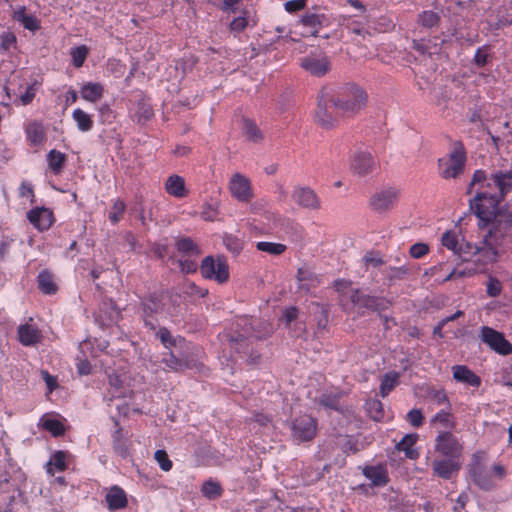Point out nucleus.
I'll return each instance as SVG.
<instances>
[{"label":"nucleus","instance_id":"7ed1b4c3","mask_svg":"<svg viewBox=\"0 0 512 512\" xmlns=\"http://www.w3.org/2000/svg\"><path fill=\"white\" fill-rule=\"evenodd\" d=\"M439 173L445 179L457 178L463 172L466 165V152L459 142L453 144L447 157L438 161Z\"/></svg>","mask_w":512,"mask_h":512},{"label":"nucleus","instance_id":"79ce46f5","mask_svg":"<svg viewBox=\"0 0 512 512\" xmlns=\"http://www.w3.org/2000/svg\"><path fill=\"white\" fill-rule=\"evenodd\" d=\"M223 244L233 254H239L243 249V241L232 234H227L223 237Z\"/></svg>","mask_w":512,"mask_h":512},{"label":"nucleus","instance_id":"a19ab883","mask_svg":"<svg viewBox=\"0 0 512 512\" xmlns=\"http://www.w3.org/2000/svg\"><path fill=\"white\" fill-rule=\"evenodd\" d=\"M157 336L166 348L175 347L184 342L180 337L174 338L166 328H160L157 332Z\"/></svg>","mask_w":512,"mask_h":512},{"label":"nucleus","instance_id":"20e7f679","mask_svg":"<svg viewBox=\"0 0 512 512\" xmlns=\"http://www.w3.org/2000/svg\"><path fill=\"white\" fill-rule=\"evenodd\" d=\"M201 274L204 278L215 280L222 284L229 279V266L223 257L207 256L203 259L201 267Z\"/></svg>","mask_w":512,"mask_h":512},{"label":"nucleus","instance_id":"dca6fc26","mask_svg":"<svg viewBox=\"0 0 512 512\" xmlns=\"http://www.w3.org/2000/svg\"><path fill=\"white\" fill-rule=\"evenodd\" d=\"M105 500L108 509L111 511L123 509L128 504L125 491L117 485H114L108 489Z\"/></svg>","mask_w":512,"mask_h":512},{"label":"nucleus","instance_id":"603ef678","mask_svg":"<svg viewBox=\"0 0 512 512\" xmlns=\"http://www.w3.org/2000/svg\"><path fill=\"white\" fill-rule=\"evenodd\" d=\"M218 216V207L216 203H206L201 211V218L206 221H213Z\"/></svg>","mask_w":512,"mask_h":512},{"label":"nucleus","instance_id":"f03ea898","mask_svg":"<svg viewBox=\"0 0 512 512\" xmlns=\"http://www.w3.org/2000/svg\"><path fill=\"white\" fill-rule=\"evenodd\" d=\"M330 97L335 110L347 116H353L362 111L368 100L366 91L355 83L344 84L336 94L331 92Z\"/></svg>","mask_w":512,"mask_h":512},{"label":"nucleus","instance_id":"4be33fe9","mask_svg":"<svg viewBox=\"0 0 512 512\" xmlns=\"http://www.w3.org/2000/svg\"><path fill=\"white\" fill-rule=\"evenodd\" d=\"M103 93L104 87L98 82L85 83L80 90L82 99L92 103L99 101L102 98Z\"/></svg>","mask_w":512,"mask_h":512},{"label":"nucleus","instance_id":"1a4fd4ad","mask_svg":"<svg viewBox=\"0 0 512 512\" xmlns=\"http://www.w3.org/2000/svg\"><path fill=\"white\" fill-rule=\"evenodd\" d=\"M435 449L447 458L458 459L463 452V445L450 432H441L435 440Z\"/></svg>","mask_w":512,"mask_h":512},{"label":"nucleus","instance_id":"f8f14e48","mask_svg":"<svg viewBox=\"0 0 512 512\" xmlns=\"http://www.w3.org/2000/svg\"><path fill=\"white\" fill-rule=\"evenodd\" d=\"M292 199L305 209L317 210L321 206L320 199L310 187L298 186L292 192Z\"/></svg>","mask_w":512,"mask_h":512},{"label":"nucleus","instance_id":"ea45409f","mask_svg":"<svg viewBox=\"0 0 512 512\" xmlns=\"http://www.w3.org/2000/svg\"><path fill=\"white\" fill-rule=\"evenodd\" d=\"M242 130H243V133L245 134V136L247 137V139H249L251 141L256 142L259 139H261V137H262L261 132L258 129V127L255 125V123L248 119L243 120Z\"/></svg>","mask_w":512,"mask_h":512},{"label":"nucleus","instance_id":"a878e982","mask_svg":"<svg viewBox=\"0 0 512 512\" xmlns=\"http://www.w3.org/2000/svg\"><path fill=\"white\" fill-rule=\"evenodd\" d=\"M363 473L376 486H382L387 483V472L382 466L366 467Z\"/></svg>","mask_w":512,"mask_h":512},{"label":"nucleus","instance_id":"e433bc0d","mask_svg":"<svg viewBox=\"0 0 512 512\" xmlns=\"http://www.w3.org/2000/svg\"><path fill=\"white\" fill-rule=\"evenodd\" d=\"M259 251L266 252L271 255H280L285 252L286 245L282 243L260 241L256 244Z\"/></svg>","mask_w":512,"mask_h":512},{"label":"nucleus","instance_id":"37998d69","mask_svg":"<svg viewBox=\"0 0 512 512\" xmlns=\"http://www.w3.org/2000/svg\"><path fill=\"white\" fill-rule=\"evenodd\" d=\"M70 55L72 57L73 65L76 68H80L84 64L88 55V48L84 45L72 48Z\"/></svg>","mask_w":512,"mask_h":512},{"label":"nucleus","instance_id":"9b49d317","mask_svg":"<svg viewBox=\"0 0 512 512\" xmlns=\"http://www.w3.org/2000/svg\"><path fill=\"white\" fill-rule=\"evenodd\" d=\"M481 339L492 350L501 355H509L512 353V345L504 338L503 334L490 327L481 329Z\"/></svg>","mask_w":512,"mask_h":512},{"label":"nucleus","instance_id":"680f3d73","mask_svg":"<svg viewBox=\"0 0 512 512\" xmlns=\"http://www.w3.org/2000/svg\"><path fill=\"white\" fill-rule=\"evenodd\" d=\"M248 26V20L245 17H237L230 23V29L234 32H240Z\"/></svg>","mask_w":512,"mask_h":512},{"label":"nucleus","instance_id":"49530a36","mask_svg":"<svg viewBox=\"0 0 512 512\" xmlns=\"http://www.w3.org/2000/svg\"><path fill=\"white\" fill-rule=\"evenodd\" d=\"M126 209V205L123 201L121 200H115L112 207H111V210L109 212V220L113 223V224H116L118 223L121 218H122V215L124 213Z\"/></svg>","mask_w":512,"mask_h":512},{"label":"nucleus","instance_id":"b1692460","mask_svg":"<svg viewBox=\"0 0 512 512\" xmlns=\"http://www.w3.org/2000/svg\"><path fill=\"white\" fill-rule=\"evenodd\" d=\"M13 18L18 21L25 29L36 31L39 29V21L34 15L27 14L24 6L19 7L13 13Z\"/></svg>","mask_w":512,"mask_h":512},{"label":"nucleus","instance_id":"aec40b11","mask_svg":"<svg viewBox=\"0 0 512 512\" xmlns=\"http://www.w3.org/2000/svg\"><path fill=\"white\" fill-rule=\"evenodd\" d=\"M41 332L31 324H23L18 328L19 341L25 346H31L41 340Z\"/></svg>","mask_w":512,"mask_h":512},{"label":"nucleus","instance_id":"6ab92c4d","mask_svg":"<svg viewBox=\"0 0 512 512\" xmlns=\"http://www.w3.org/2000/svg\"><path fill=\"white\" fill-rule=\"evenodd\" d=\"M459 467L457 459L452 458L435 460L433 462L434 473L444 479H449L454 472L459 470Z\"/></svg>","mask_w":512,"mask_h":512},{"label":"nucleus","instance_id":"774afa93","mask_svg":"<svg viewBox=\"0 0 512 512\" xmlns=\"http://www.w3.org/2000/svg\"><path fill=\"white\" fill-rule=\"evenodd\" d=\"M364 262L367 265H371L373 267H377V266H380L382 264L381 258L378 257L377 255L373 254V253H367L364 256Z\"/></svg>","mask_w":512,"mask_h":512},{"label":"nucleus","instance_id":"c03bdc74","mask_svg":"<svg viewBox=\"0 0 512 512\" xmlns=\"http://www.w3.org/2000/svg\"><path fill=\"white\" fill-rule=\"evenodd\" d=\"M366 409L370 414L371 418L375 421H380L383 419V406L379 400L371 399L366 402Z\"/></svg>","mask_w":512,"mask_h":512},{"label":"nucleus","instance_id":"4d7b16f0","mask_svg":"<svg viewBox=\"0 0 512 512\" xmlns=\"http://www.w3.org/2000/svg\"><path fill=\"white\" fill-rule=\"evenodd\" d=\"M407 420L414 427H419L423 423V415L419 409H412L407 413Z\"/></svg>","mask_w":512,"mask_h":512},{"label":"nucleus","instance_id":"09e8293b","mask_svg":"<svg viewBox=\"0 0 512 512\" xmlns=\"http://www.w3.org/2000/svg\"><path fill=\"white\" fill-rule=\"evenodd\" d=\"M201 491L204 496H206L210 499H214V498L220 496V494H221L220 485L213 481L205 482L202 486Z\"/></svg>","mask_w":512,"mask_h":512},{"label":"nucleus","instance_id":"423d86ee","mask_svg":"<svg viewBox=\"0 0 512 512\" xmlns=\"http://www.w3.org/2000/svg\"><path fill=\"white\" fill-rule=\"evenodd\" d=\"M228 190L232 198L241 203H248L254 198L250 179L240 172L231 175L228 181Z\"/></svg>","mask_w":512,"mask_h":512},{"label":"nucleus","instance_id":"7c9ffc66","mask_svg":"<svg viewBox=\"0 0 512 512\" xmlns=\"http://www.w3.org/2000/svg\"><path fill=\"white\" fill-rule=\"evenodd\" d=\"M163 363L165 364L166 368L172 371H180L186 368H193L196 365L193 361L178 358L172 353L169 355V357L163 359Z\"/></svg>","mask_w":512,"mask_h":512},{"label":"nucleus","instance_id":"f257e3e1","mask_svg":"<svg viewBox=\"0 0 512 512\" xmlns=\"http://www.w3.org/2000/svg\"><path fill=\"white\" fill-rule=\"evenodd\" d=\"M511 191V170H496L490 176L481 169L474 172L467 193H475L469 202L471 210L480 220V225H488L497 217L500 203Z\"/></svg>","mask_w":512,"mask_h":512},{"label":"nucleus","instance_id":"473e14b6","mask_svg":"<svg viewBox=\"0 0 512 512\" xmlns=\"http://www.w3.org/2000/svg\"><path fill=\"white\" fill-rule=\"evenodd\" d=\"M300 21L304 26L313 29L315 33L326 25V17L323 14L307 13L301 17Z\"/></svg>","mask_w":512,"mask_h":512},{"label":"nucleus","instance_id":"5701e85b","mask_svg":"<svg viewBox=\"0 0 512 512\" xmlns=\"http://www.w3.org/2000/svg\"><path fill=\"white\" fill-rule=\"evenodd\" d=\"M418 440V434L411 433L406 434L400 442L396 444V449L399 451H403L405 456L409 459H416L419 456V453L416 449L413 448L415 443Z\"/></svg>","mask_w":512,"mask_h":512},{"label":"nucleus","instance_id":"39448f33","mask_svg":"<svg viewBox=\"0 0 512 512\" xmlns=\"http://www.w3.org/2000/svg\"><path fill=\"white\" fill-rule=\"evenodd\" d=\"M330 96V88L324 87L321 89L320 94L318 96L317 110L315 112L316 122L326 129L332 128L337 122V119L332 112V108H335L333 107V103L331 102Z\"/></svg>","mask_w":512,"mask_h":512},{"label":"nucleus","instance_id":"052dcab7","mask_svg":"<svg viewBox=\"0 0 512 512\" xmlns=\"http://www.w3.org/2000/svg\"><path fill=\"white\" fill-rule=\"evenodd\" d=\"M36 95V88L34 85H30L26 88V91L20 96L19 100L22 105H28L32 102Z\"/></svg>","mask_w":512,"mask_h":512},{"label":"nucleus","instance_id":"e2e57ef3","mask_svg":"<svg viewBox=\"0 0 512 512\" xmlns=\"http://www.w3.org/2000/svg\"><path fill=\"white\" fill-rule=\"evenodd\" d=\"M490 473L494 480H501L506 476V469L501 464H494L490 469Z\"/></svg>","mask_w":512,"mask_h":512},{"label":"nucleus","instance_id":"72a5a7b5","mask_svg":"<svg viewBox=\"0 0 512 512\" xmlns=\"http://www.w3.org/2000/svg\"><path fill=\"white\" fill-rule=\"evenodd\" d=\"M113 445L115 452L120 456L126 457L129 455L130 443L121 430L115 432L113 436Z\"/></svg>","mask_w":512,"mask_h":512},{"label":"nucleus","instance_id":"2f4dec72","mask_svg":"<svg viewBox=\"0 0 512 512\" xmlns=\"http://www.w3.org/2000/svg\"><path fill=\"white\" fill-rule=\"evenodd\" d=\"M399 373L389 372L386 373L380 385V394L382 397H386L399 383Z\"/></svg>","mask_w":512,"mask_h":512},{"label":"nucleus","instance_id":"9d476101","mask_svg":"<svg viewBox=\"0 0 512 512\" xmlns=\"http://www.w3.org/2000/svg\"><path fill=\"white\" fill-rule=\"evenodd\" d=\"M291 430L296 441H310L316 435V422L311 416L303 415L292 422Z\"/></svg>","mask_w":512,"mask_h":512},{"label":"nucleus","instance_id":"f704fd0d","mask_svg":"<svg viewBox=\"0 0 512 512\" xmlns=\"http://www.w3.org/2000/svg\"><path fill=\"white\" fill-rule=\"evenodd\" d=\"M65 161H66V156L64 153H62L60 151L51 150L47 155V162H48L49 168L55 174H59L62 171Z\"/></svg>","mask_w":512,"mask_h":512},{"label":"nucleus","instance_id":"13d9d810","mask_svg":"<svg viewBox=\"0 0 512 512\" xmlns=\"http://www.w3.org/2000/svg\"><path fill=\"white\" fill-rule=\"evenodd\" d=\"M306 6V0H289L285 2L284 8L288 13H294L304 9Z\"/></svg>","mask_w":512,"mask_h":512},{"label":"nucleus","instance_id":"c85d7f7f","mask_svg":"<svg viewBox=\"0 0 512 512\" xmlns=\"http://www.w3.org/2000/svg\"><path fill=\"white\" fill-rule=\"evenodd\" d=\"M72 118L76 122L78 129L82 132L90 131L93 127L91 116L80 108L73 111Z\"/></svg>","mask_w":512,"mask_h":512},{"label":"nucleus","instance_id":"393cba45","mask_svg":"<svg viewBox=\"0 0 512 512\" xmlns=\"http://www.w3.org/2000/svg\"><path fill=\"white\" fill-rule=\"evenodd\" d=\"M68 454L63 451L53 453L47 463V473L54 475L55 472H63L67 468Z\"/></svg>","mask_w":512,"mask_h":512},{"label":"nucleus","instance_id":"bf43d9fd","mask_svg":"<svg viewBox=\"0 0 512 512\" xmlns=\"http://www.w3.org/2000/svg\"><path fill=\"white\" fill-rule=\"evenodd\" d=\"M16 43V38L11 33H5L0 37V49L8 51Z\"/></svg>","mask_w":512,"mask_h":512},{"label":"nucleus","instance_id":"4468645a","mask_svg":"<svg viewBox=\"0 0 512 512\" xmlns=\"http://www.w3.org/2000/svg\"><path fill=\"white\" fill-rule=\"evenodd\" d=\"M29 221L40 231L47 230L53 223V214L47 208H35L28 212Z\"/></svg>","mask_w":512,"mask_h":512},{"label":"nucleus","instance_id":"ddd939ff","mask_svg":"<svg viewBox=\"0 0 512 512\" xmlns=\"http://www.w3.org/2000/svg\"><path fill=\"white\" fill-rule=\"evenodd\" d=\"M375 167V161L372 155L365 151L355 152L350 168L352 172L358 176H365L373 171Z\"/></svg>","mask_w":512,"mask_h":512},{"label":"nucleus","instance_id":"4c0bfd02","mask_svg":"<svg viewBox=\"0 0 512 512\" xmlns=\"http://www.w3.org/2000/svg\"><path fill=\"white\" fill-rule=\"evenodd\" d=\"M441 243L447 249L458 253L459 251V235L455 231H446L441 237Z\"/></svg>","mask_w":512,"mask_h":512},{"label":"nucleus","instance_id":"8fccbe9b","mask_svg":"<svg viewBox=\"0 0 512 512\" xmlns=\"http://www.w3.org/2000/svg\"><path fill=\"white\" fill-rule=\"evenodd\" d=\"M350 299L354 304H359L367 307H376V299L370 297H363L358 290H351Z\"/></svg>","mask_w":512,"mask_h":512},{"label":"nucleus","instance_id":"338daca9","mask_svg":"<svg viewBox=\"0 0 512 512\" xmlns=\"http://www.w3.org/2000/svg\"><path fill=\"white\" fill-rule=\"evenodd\" d=\"M298 311L295 307H289L285 309L283 313V320L286 322V324H290L293 320L297 318Z\"/></svg>","mask_w":512,"mask_h":512},{"label":"nucleus","instance_id":"cd10ccee","mask_svg":"<svg viewBox=\"0 0 512 512\" xmlns=\"http://www.w3.org/2000/svg\"><path fill=\"white\" fill-rule=\"evenodd\" d=\"M161 311V304L156 297H152L143 303V313L145 315L144 322L146 326L151 329L156 328V323L149 319L152 314L159 313Z\"/></svg>","mask_w":512,"mask_h":512},{"label":"nucleus","instance_id":"bb28decb","mask_svg":"<svg viewBox=\"0 0 512 512\" xmlns=\"http://www.w3.org/2000/svg\"><path fill=\"white\" fill-rule=\"evenodd\" d=\"M28 140L34 145H42L46 140L44 128L41 123L32 122L26 128Z\"/></svg>","mask_w":512,"mask_h":512},{"label":"nucleus","instance_id":"2eb2a0df","mask_svg":"<svg viewBox=\"0 0 512 512\" xmlns=\"http://www.w3.org/2000/svg\"><path fill=\"white\" fill-rule=\"evenodd\" d=\"M453 379L456 382L478 388L481 385V379L466 365H455L452 367Z\"/></svg>","mask_w":512,"mask_h":512},{"label":"nucleus","instance_id":"69168bd1","mask_svg":"<svg viewBox=\"0 0 512 512\" xmlns=\"http://www.w3.org/2000/svg\"><path fill=\"white\" fill-rule=\"evenodd\" d=\"M181 270L185 273H192L197 270V263L192 260H180Z\"/></svg>","mask_w":512,"mask_h":512},{"label":"nucleus","instance_id":"0eeeda50","mask_svg":"<svg viewBox=\"0 0 512 512\" xmlns=\"http://www.w3.org/2000/svg\"><path fill=\"white\" fill-rule=\"evenodd\" d=\"M300 66L315 77H323L331 68L328 56L322 51H313L300 59Z\"/></svg>","mask_w":512,"mask_h":512},{"label":"nucleus","instance_id":"3c124183","mask_svg":"<svg viewBox=\"0 0 512 512\" xmlns=\"http://www.w3.org/2000/svg\"><path fill=\"white\" fill-rule=\"evenodd\" d=\"M432 423H439L444 428H451L453 427L452 415L446 410H441L432 418Z\"/></svg>","mask_w":512,"mask_h":512},{"label":"nucleus","instance_id":"a18cd8bd","mask_svg":"<svg viewBox=\"0 0 512 512\" xmlns=\"http://www.w3.org/2000/svg\"><path fill=\"white\" fill-rule=\"evenodd\" d=\"M177 249L180 252L189 255H198L200 253L197 245L190 238H181L177 241Z\"/></svg>","mask_w":512,"mask_h":512},{"label":"nucleus","instance_id":"5fc2aeb1","mask_svg":"<svg viewBox=\"0 0 512 512\" xmlns=\"http://www.w3.org/2000/svg\"><path fill=\"white\" fill-rule=\"evenodd\" d=\"M429 251V247L425 243H416L410 247V256L414 259H419L426 255Z\"/></svg>","mask_w":512,"mask_h":512},{"label":"nucleus","instance_id":"f3484780","mask_svg":"<svg viewBox=\"0 0 512 512\" xmlns=\"http://www.w3.org/2000/svg\"><path fill=\"white\" fill-rule=\"evenodd\" d=\"M470 474L474 483L481 489L489 490L495 485L490 471H486L480 463H476L472 466Z\"/></svg>","mask_w":512,"mask_h":512},{"label":"nucleus","instance_id":"412c9836","mask_svg":"<svg viewBox=\"0 0 512 512\" xmlns=\"http://www.w3.org/2000/svg\"><path fill=\"white\" fill-rule=\"evenodd\" d=\"M297 280L299 288L306 292H309L320 283L319 277L307 267L298 269Z\"/></svg>","mask_w":512,"mask_h":512},{"label":"nucleus","instance_id":"58836bf2","mask_svg":"<svg viewBox=\"0 0 512 512\" xmlns=\"http://www.w3.org/2000/svg\"><path fill=\"white\" fill-rule=\"evenodd\" d=\"M42 426L54 436H59L64 433V425L62 422L53 417L43 419Z\"/></svg>","mask_w":512,"mask_h":512},{"label":"nucleus","instance_id":"c9c22d12","mask_svg":"<svg viewBox=\"0 0 512 512\" xmlns=\"http://www.w3.org/2000/svg\"><path fill=\"white\" fill-rule=\"evenodd\" d=\"M440 16L437 12L432 10L423 11L418 16V22L426 28H433L439 24Z\"/></svg>","mask_w":512,"mask_h":512},{"label":"nucleus","instance_id":"864d4df0","mask_svg":"<svg viewBox=\"0 0 512 512\" xmlns=\"http://www.w3.org/2000/svg\"><path fill=\"white\" fill-rule=\"evenodd\" d=\"M320 404L329 409L338 410L339 409V397L338 395H326L323 394L320 398Z\"/></svg>","mask_w":512,"mask_h":512},{"label":"nucleus","instance_id":"0e129e2a","mask_svg":"<svg viewBox=\"0 0 512 512\" xmlns=\"http://www.w3.org/2000/svg\"><path fill=\"white\" fill-rule=\"evenodd\" d=\"M42 378L46 383L49 392H52L57 386V380L54 376L50 375L47 371L41 372Z\"/></svg>","mask_w":512,"mask_h":512},{"label":"nucleus","instance_id":"6e6d98bb","mask_svg":"<svg viewBox=\"0 0 512 512\" xmlns=\"http://www.w3.org/2000/svg\"><path fill=\"white\" fill-rule=\"evenodd\" d=\"M502 286L499 280L496 278H490L487 283L486 291L491 297H497L500 295Z\"/></svg>","mask_w":512,"mask_h":512},{"label":"nucleus","instance_id":"de8ad7c7","mask_svg":"<svg viewBox=\"0 0 512 512\" xmlns=\"http://www.w3.org/2000/svg\"><path fill=\"white\" fill-rule=\"evenodd\" d=\"M154 459L158 463L159 467L165 471L168 472L172 469V461L170 460L167 452L165 450H157L154 454Z\"/></svg>","mask_w":512,"mask_h":512},{"label":"nucleus","instance_id":"c756f323","mask_svg":"<svg viewBox=\"0 0 512 512\" xmlns=\"http://www.w3.org/2000/svg\"><path fill=\"white\" fill-rule=\"evenodd\" d=\"M38 286L39 289L45 294H54L57 291L56 283L54 282L53 276L50 272L44 270L38 275Z\"/></svg>","mask_w":512,"mask_h":512},{"label":"nucleus","instance_id":"a211bd4d","mask_svg":"<svg viewBox=\"0 0 512 512\" xmlns=\"http://www.w3.org/2000/svg\"><path fill=\"white\" fill-rule=\"evenodd\" d=\"M166 192L175 198H184L188 195L185 179L177 174L170 175L165 181Z\"/></svg>","mask_w":512,"mask_h":512},{"label":"nucleus","instance_id":"6e6552de","mask_svg":"<svg viewBox=\"0 0 512 512\" xmlns=\"http://www.w3.org/2000/svg\"><path fill=\"white\" fill-rule=\"evenodd\" d=\"M400 190L396 187H384L376 191L370 199V207L378 212L384 213L391 210L399 200Z\"/></svg>","mask_w":512,"mask_h":512}]
</instances>
